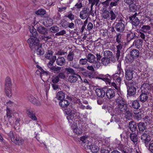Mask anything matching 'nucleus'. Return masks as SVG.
Segmentation results:
<instances>
[{
	"instance_id": "nucleus-11",
	"label": "nucleus",
	"mask_w": 153,
	"mask_h": 153,
	"mask_svg": "<svg viewBox=\"0 0 153 153\" xmlns=\"http://www.w3.org/2000/svg\"><path fill=\"white\" fill-rule=\"evenodd\" d=\"M127 96H134L136 94L137 88L135 86L133 85L127 86Z\"/></svg>"
},
{
	"instance_id": "nucleus-1",
	"label": "nucleus",
	"mask_w": 153,
	"mask_h": 153,
	"mask_svg": "<svg viewBox=\"0 0 153 153\" xmlns=\"http://www.w3.org/2000/svg\"><path fill=\"white\" fill-rule=\"evenodd\" d=\"M134 68L132 65H128L125 68V78L127 80H131L133 77Z\"/></svg>"
},
{
	"instance_id": "nucleus-34",
	"label": "nucleus",
	"mask_w": 153,
	"mask_h": 153,
	"mask_svg": "<svg viewBox=\"0 0 153 153\" xmlns=\"http://www.w3.org/2000/svg\"><path fill=\"white\" fill-rule=\"evenodd\" d=\"M131 140L134 143H137L138 141L137 135L135 133H131L130 134Z\"/></svg>"
},
{
	"instance_id": "nucleus-63",
	"label": "nucleus",
	"mask_w": 153,
	"mask_h": 153,
	"mask_svg": "<svg viewBox=\"0 0 153 153\" xmlns=\"http://www.w3.org/2000/svg\"><path fill=\"white\" fill-rule=\"evenodd\" d=\"M57 76L58 77L59 79H64L65 76V74L63 72L59 73L57 75Z\"/></svg>"
},
{
	"instance_id": "nucleus-53",
	"label": "nucleus",
	"mask_w": 153,
	"mask_h": 153,
	"mask_svg": "<svg viewBox=\"0 0 153 153\" xmlns=\"http://www.w3.org/2000/svg\"><path fill=\"white\" fill-rule=\"evenodd\" d=\"M99 1V0H89V3L91 4V7H93L95 4L97 6Z\"/></svg>"
},
{
	"instance_id": "nucleus-16",
	"label": "nucleus",
	"mask_w": 153,
	"mask_h": 153,
	"mask_svg": "<svg viewBox=\"0 0 153 153\" xmlns=\"http://www.w3.org/2000/svg\"><path fill=\"white\" fill-rule=\"evenodd\" d=\"M137 123H136L133 121L130 122L128 123V127L130 130L132 132L136 130L138 131Z\"/></svg>"
},
{
	"instance_id": "nucleus-6",
	"label": "nucleus",
	"mask_w": 153,
	"mask_h": 153,
	"mask_svg": "<svg viewBox=\"0 0 153 153\" xmlns=\"http://www.w3.org/2000/svg\"><path fill=\"white\" fill-rule=\"evenodd\" d=\"M115 113L117 115H120L121 114H124L125 115V118L128 120L130 119L132 116V113L128 107L124 109H123L122 110L119 111V112H117V110H115Z\"/></svg>"
},
{
	"instance_id": "nucleus-18",
	"label": "nucleus",
	"mask_w": 153,
	"mask_h": 153,
	"mask_svg": "<svg viewBox=\"0 0 153 153\" xmlns=\"http://www.w3.org/2000/svg\"><path fill=\"white\" fill-rule=\"evenodd\" d=\"M65 114L68 115L67 118L69 122H70V120H73L74 117L75 113L74 111H70L67 109L65 110Z\"/></svg>"
},
{
	"instance_id": "nucleus-23",
	"label": "nucleus",
	"mask_w": 153,
	"mask_h": 153,
	"mask_svg": "<svg viewBox=\"0 0 153 153\" xmlns=\"http://www.w3.org/2000/svg\"><path fill=\"white\" fill-rule=\"evenodd\" d=\"M130 106L132 108L138 110L140 107L139 100H136L133 101Z\"/></svg>"
},
{
	"instance_id": "nucleus-15",
	"label": "nucleus",
	"mask_w": 153,
	"mask_h": 153,
	"mask_svg": "<svg viewBox=\"0 0 153 153\" xmlns=\"http://www.w3.org/2000/svg\"><path fill=\"white\" fill-rule=\"evenodd\" d=\"M28 99L30 102L37 106H40L41 103L39 100H37L31 94L28 95Z\"/></svg>"
},
{
	"instance_id": "nucleus-12",
	"label": "nucleus",
	"mask_w": 153,
	"mask_h": 153,
	"mask_svg": "<svg viewBox=\"0 0 153 153\" xmlns=\"http://www.w3.org/2000/svg\"><path fill=\"white\" fill-rule=\"evenodd\" d=\"M116 93L115 90L112 88L108 89L106 88L105 95L108 98L111 99L114 97L115 96Z\"/></svg>"
},
{
	"instance_id": "nucleus-36",
	"label": "nucleus",
	"mask_w": 153,
	"mask_h": 153,
	"mask_svg": "<svg viewBox=\"0 0 153 153\" xmlns=\"http://www.w3.org/2000/svg\"><path fill=\"white\" fill-rule=\"evenodd\" d=\"M65 97V94L63 92L60 91L58 92L56 97V98L57 99L60 101L64 99Z\"/></svg>"
},
{
	"instance_id": "nucleus-48",
	"label": "nucleus",
	"mask_w": 153,
	"mask_h": 153,
	"mask_svg": "<svg viewBox=\"0 0 153 153\" xmlns=\"http://www.w3.org/2000/svg\"><path fill=\"white\" fill-rule=\"evenodd\" d=\"M102 16L105 19H109L110 12L108 11L105 10L102 14Z\"/></svg>"
},
{
	"instance_id": "nucleus-55",
	"label": "nucleus",
	"mask_w": 153,
	"mask_h": 153,
	"mask_svg": "<svg viewBox=\"0 0 153 153\" xmlns=\"http://www.w3.org/2000/svg\"><path fill=\"white\" fill-rule=\"evenodd\" d=\"M52 55V51L51 50H48L47 52L45 58L47 59H51Z\"/></svg>"
},
{
	"instance_id": "nucleus-51",
	"label": "nucleus",
	"mask_w": 153,
	"mask_h": 153,
	"mask_svg": "<svg viewBox=\"0 0 153 153\" xmlns=\"http://www.w3.org/2000/svg\"><path fill=\"white\" fill-rule=\"evenodd\" d=\"M73 131L74 133L78 135L82 133V131L81 129L79 128L76 127L75 128H73Z\"/></svg>"
},
{
	"instance_id": "nucleus-59",
	"label": "nucleus",
	"mask_w": 153,
	"mask_h": 153,
	"mask_svg": "<svg viewBox=\"0 0 153 153\" xmlns=\"http://www.w3.org/2000/svg\"><path fill=\"white\" fill-rule=\"evenodd\" d=\"M88 62L86 58H81L79 60V64L82 65H84L86 64Z\"/></svg>"
},
{
	"instance_id": "nucleus-4",
	"label": "nucleus",
	"mask_w": 153,
	"mask_h": 153,
	"mask_svg": "<svg viewBox=\"0 0 153 153\" xmlns=\"http://www.w3.org/2000/svg\"><path fill=\"white\" fill-rule=\"evenodd\" d=\"M131 57L126 58V60L127 62H133L134 59L137 58L139 56L140 52L136 49H133L130 52Z\"/></svg>"
},
{
	"instance_id": "nucleus-56",
	"label": "nucleus",
	"mask_w": 153,
	"mask_h": 153,
	"mask_svg": "<svg viewBox=\"0 0 153 153\" xmlns=\"http://www.w3.org/2000/svg\"><path fill=\"white\" fill-rule=\"evenodd\" d=\"M51 79L52 82L54 83H57L59 80L57 76H52Z\"/></svg>"
},
{
	"instance_id": "nucleus-37",
	"label": "nucleus",
	"mask_w": 153,
	"mask_h": 153,
	"mask_svg": "<svg viewBox=\"0 0 153 153\" xmlns=\"http://www.w3.org/2000/svg\"><path fill=\"white\" fill-rule=\"evenodd\" d=\"M101 63L105 66H107L110 63V59L108 57H104L101 59Z\"/></svg>"
},
{
	"instance_id": "nucleus-50",
	"label": "nucleus",
	"mask_w": 153,
	"mask_h": 153,
	"mask_svg": "<svg viewBox=\"0 0 153 153\" xmlns=\"http://www.w3.org/2000/svg\"><path fill=\"white\" fill-rule=\"evenodd\" d=\"M103 54L105 57H108L110 59V57L113 55V53L112 52L109 51H104Z\"/></svg>"
},
{
	"instance_id": "nucleus-10",
	"label": "nucleus",
	"mask_w": 153,
	"mask_h": 153,
	"mask_svg": "<svg viewBox=\"0 0 153 153\" xmlns=\"http://www.w3.org/2000/svg\"><path fill=\"white\" fill-rule=\"evenodd\" d=\"M27 113L29 117L34 120H37L36 117L35 116V110L33 108H28L26 110Z\"/></svg>"
},
{
	"instance_id": "nucleus-24",
	"label": "nucleus",
	"mask_w": 153,
	"mask_h": 153,
	"mask_svg": "<svg viewBox=\"0 0 153 153\" xmlns=\"http://www.w3.org/2000/svg\"><path fill=\"white\" fill-rule=\"evenodd\" d=\"M143 40L141 39H137L134 40L133 43V45L136 48L139 49L142 47Z\"/></svg>"
},
{
	"instance_id": "nucleus-46",
	"label": "nucleus",
	"mask_w": 153,
	"mask_h": 153,
	"mask_svg": "<svg viewBox=\"0 0 153 153\" xmlns=\"http://www.w3.org/2000/svg\"><path fill=\"white\" fill-rule=\"evenodd\" d=\"M56 60V56H54L52 57V59H51L48 64V66L49 67L53 66V63Z\"/></svg>"
},
{
	"instance_id": "nucleus-43",
	"label": "nucleus",
	"mask_w": 153,
	"mask_h": 153,
	"mask_svg": "<svg viewBox=\"0 0 153 153\" xmlns=\"http://www.w3.org/2000/svg\"><path fill=\"white\" fill-rule=\"evenodd\" d=\"M140 30L145 33L151 29L149 25H143L142 27H140Z\"/></svg>"
},
{
	"instance_id": "nucleus-26",
	"label": "nucleus",
	"mask_w": 153,
	"mask_h": 153,
	"mask_svg": "<svg viewBox=\"0 0 153 153\" xmlns=\"http://www.w3.org/2000/svg\"><path fill=\"white\" fill-rule=\"evenodd\" d=\"M134 113L135 114L134 118L135 120H140L143 116V114L141 111H135Z\"/></svg>"
},
{
	"instance_id": "nucleus-60",
	"label": "nucleus",
	"mask_w": 153,
	"mask_h": 153,
	"mask_svg": "<svg viewBox=\"0 0 153 153\" xmlns=\"http://www.w3.org/2000/svg\"><path fill=\"white\" fill-rule=\"evenodd\" d=\"M65 16L66 17L68 18L71 21L74 19V15H73L71 12H69L68 14L66 15Z\"/></svg>"
},
{
	"instance_id": "nucleus-3",
	"label": "nucleus",
	"mask_w": 153,
	"mask_h": 153,
	"mask_svg": "<svg viewBox=\"0 0 153 153\" xmlns=\"http://www.w3.org/2000/svg\"><path fill=\"white\" fill-rule=\"evenodd\" d=\"M116 102L117 105L118 107L117 109L118 110H117V112H119L127 107L125 100L122 97H119L117 99Z\"/></svg>"
},
{
	"instance_id": "nucleus-62",
	"label": "nucleus",
	"mask_w": 153,
	"mask_h": 153,
	"mask_svg": "<svg viewBox=\"0 0 153 153\" xmlns=\"http://www.w3.org/2000/svg\"><path fill=\"white\" fill-rule=\"evenodd\" d=\"M143 12L145 18L149 19L151 17V13L150 12H149L147 10V12H146V11H145V12L143 11Z\"/></svg>"
},
{
	"instance_id": "nucleus-40",
	"label": "nucleus",
	"mask_w": 153,
	"mask_h": 153,
	"mask_svg": "<svg viewBox=\"0 0 153 153\" xmlns=\"http://www.w3.org/2000/svg\"><path fill=\"white\" fill-rule=\"evenodd\" d=\"M122 34L120 33H118L116 34V40L117 43L125 42L122 39Z\"/></svg>"
},
{
	"instance_id": "nucleus-47",
	"label": "nucleus",
	"mask_w": 153,
	"mask_h": 153,
	"mask_svg": "<svg viewBox=\"0 0 153 153\" xmlns=\"http://www.w3.org/2000/svg\"><path fill=\"white\" fill-rule=\"evenodd\" d=\"M50 30L52 33H55L59 31V27L56 25H54L50 27Z\"/></svg>"
},
{
	"instance_id": "nucleus-44",
	"label": "nucleus",
	"mask_w": 153,
	"mask_h": 153,
	"mask_svg": "<svg viewBox=\"0 0 153 153\" xmlns=\"http://www.w3.org/2000/svg\"><path fill=\"white\" fill-rule=\"evenodd\" d=\"M65 70L66 71L68 74H75L74 70L70 67L65 68Z\"/></svg>"
},
{
	"instance_id": "nucleus-27",
	"label": "nucleus",
	"mask_w": 153,
	"mask_h": 153,
	"mask_svg": "<svg viewBox=\"0 0 153 153\" xmlns=\"http://www.w3.org/2000/svg\"><path fill=\"white\" fill-rule=\"evenodd\" d=\"M70 104V102L68 100H62L59 102V105L62 107L65 108L67 107Z\"/></svg>"
},
{
	"instance_id": "nucleus-57",
	"label": "nucleus",
	"mask_w": 153,
	"mask_h": 153,
	"mask_svg": "<svg viewBox=\"0 0 153 153\" xmlns=\"http://www.w3.org/2000/svg\"><path fill=\"white\" fill-rule=\"evenodd\" d=\"M6 115L7 117H9V118H11L12 116L11 115V111L10 110L8 107H7L6 109Z\"/></svg>"
},
{
	"instance_id": "nucleus-20",
	"label": "nucleus",
	"mask_w": 153,
	"mask_h": 153,
	"mask_svg": "<svg viewBox=\"0 0 153 153\" xmlns=\"http://www.w3.org/2000/svg\"><path fill=\"white\" fill-rule=\"evenodd\" d=\"M149 96H152V95L147 94L146 93L141 92V94L139 96L140 100L142 102H145L147 101Z\"/></svg>"
},
{
	"instance_id": "nucleus-5",
	"label": "nucleus",
	"mask_w": 153,
	"mask_h": 153,
	"mask_svg": "<svg viewBox=\"0 0 153 153\" xmlns=\"http://www.w3.org/2000/svg\"><path fill=\"white\" fill-rule=\"evenodd\" d=\"M118 22L116 23L115 25V29L118 32L123 33L124 31L125 28V22L122 18L118 19Z\"/></svg>"
},
{
	"instance_id": "nucleus-33",
	"label": "nucleus",
	"mask_w": 153,
	"mask_h": 153,
	"mask_svg": "<svg viewBox=\"0 0 153 153\" xmlns=\"http://www.w3.org/2000/svg\"><path fill=\"white\" fill-rule=\"evenodd\" d=\"M53 20L50 18L48 17L45 19L44 22V25L46 27H48L51 26L53 24Z\"/></svg>"
},
{
	"instance_id": "nucleus-31",
	"label": "nucleus",
	"mask_w": 153,
	"mask_h": 153,
	"mask_svg": "<svg viewBox=\"0 0 153 153\" xmlns=\"http://www.w3.org/2000/svg\"><path fill=\"white\" fill-rule=\"evenodd\" d=\"M50 70L53 72L55 73H58L60 72L61 68L60 67L53 66L49 67Z\"/></svg>"
},
{
	"instance_id": "nucleus-39",
	"label": "nucleus",
	"mask_w": 153,
	"mask_h": 153,
	"mask_svg": "<svg viewBox=\"0 0 153 153\" xmlns=\"http://www.w3.org/2000/svg\"><path fill=\"white\" fill-rule=\"evenodd\" d=\"M30 31L31 34V35H30V36H34L36 37L38 36V34L36 31V30L33 26L30 27Z\"/></svg>"
},
{
	"instance_id": "nucleus-17",
	"label": "nucleus",
	"mask_w": 153,
	"mask_h": 153,
	"mask_svg": "<svg viewBox=\"0 0 153 153\" xmlns=\"http://www.w3.org/2000/svg\"><path fill=\"white\" fill-rule=\"evenodd\" d=\"M36 26V30L39 33L45 35L48 34V30L45 27L40 25H37Z\"/></svg>"
},
{
	"instance_id": "nucleus-61",
	"label": "nucleus",
	"mask_w": 153,
	"mask_h": 153,
	"mask_svg": "<svg viewBox=\"0 0 153 153\" xmlns=\"http://www.w3.org/2000/svg\"><path fill=\"white\" fill-rule=\"evenodd\" d=\"M119 44L116 46L117 51H120L122 49L125 42L118 43Z\"/></svg>"
},
{
	"instance_id": "nucleus-28",
	"label": "nucleus",
	"mask_w": 153,
	"mask_h": 153,
	"mask_svg": "<svg viewBox=\"0 0 153 153\" xmlns=\"http://www.w3.org/2000/svg\"><path fill=\"white\" fill-rule=\"evenodd\" d=\"M130 20L131 21L132 25L135 27L137 26L139 24V21L137 17L134 16H131L130 18Z\"/></svg>"
},
{
	"instance_id": "nucleus-49",
	"label": "nucleus",
	"mask_w": 153,
	"mask_h": 153,
	"mask_svg": "<svg viewBox=\"0 0 153 153\" xmlns=\"http://www.w3.org/2000/svg\"><path fill=\"white\" fill-rule=\"evenodd\" d=\"M37 55L40 56L43 55L44 53V51L43 48L42 47H37V50L36 51Z\"/></svg>"
},
{
	"instance_id": "nucleus-22",
	"label": "nucleus",
	"mask_w": 153,
	"mask_h": 153,
	"mask_svg": "<svg viewBox=\"0 0 153 153\" xmlns=\"http://www.w3.org/2000/svg\"><path fill=\"white\" fill-rule=\"evenodd\" d=\"M56 60L57 65L60 66L64 65L65 63V59L63 57L59 56L56 59Z\"/></svg>"
},
{
	"instance_id": "nucleus-19",
	"label": "nucleus",
	"mask_w": 153,
	"mask_h": 153,
	"mask_svg": "<svg viewBox=\"0 0 153 153\" xmlns=\"http://www.w3.org/2000/svg\"><path fill=\"white\" fill-rule=\"evenodd\" d=\"M78 77L81 78V77L79 75L75 74L69 76L68 81L71 83L75 82L77 81Z\"/></svg>"
},
{
	"instance_id": "nucleus-9",
	"label": "nucleus",
	"mask_w": 153,
	"mask_h": 153,
	"mask_svg": "<svg viewBox=\"0 0 153 153\" xmlns=\"http://www.w3.org/2000/svg\"><path fill=\"white\" fill-rule=\"evenodd\" d=\"M89 8L85 7L82 8L79 13V17L82 19H85L89 17Z\"/></svg>"
},
{
	"instance_id": "nucleus-52",
	"label": "nucleus",
	"mask_w": 153,
	"mask_h": 153,
	"mask_svg": "<svg viewBox=\"0 0 153 153\" xmlns=\"http://www.w3.org/2000/svg\"><path fill=\"white\" fill-rule=\"evenodd\" d=\"M35 13L37 15H43L45 14L46 11L44 9H40L36 11Z\"/></svg>"
},
{
	"instance_id": "nucleus-58",
	"label": "nucleus",
	"mask_w": 153,
	"mask_h": 153,
	"mask_svg": "<svg viewBox=\"0 0 153 153\" xmlns=\"http://www.w3.org/2000/svg\"><path fill=\"white\" fill-rule=\"evenodd\" d=\"M128 81H125V83L127 87V86H132V85H134V82L132 80H127Z\"/></svg>"
},
{
	"instance_id": "nucleus-21",
	"label": "nucleus",
	"mask_w": 153,
	"mask_h": 153,
	"mask_svg": "<svg viewBox=\"0 0 153 153\" xmlns=\"http://www.w3.org/2000/svg\"><path fill=\"white\" fill-rule=\"evenodd\" d=\"M136 36L135 33L130 31L127 33L126 39L127 41L129 42L131 40L134 39Z\"/></svg>"
},
{
	"instance_id": "nucleus-7",
	"label": "nucleus",
	"mask_w": 153,
	"mask_h": 153,
	"mask_svg": "<svg viewBox=\"0 0 153 153\" xmlns=\"http://www.w3.org/2000/svg\"><path fill=\"white\" fill-rule=\"evenodd\" d=\"M152 86L151 84L144 83L141 87V92L143 93L147 94L152 95L151 93L152 89Z\"/></svg>"
},
{
	"instance_id": "nucleus-54",
	"label": "nucleus",
	"mask_w": 153,
	"mask_h": 153,
	"mask_svg": "<svg viewBox=\"0 0 153 153\" xmlns=\"http://www.w3.org/2000/svg\"><path fill=\"white\" fill-rule=\"evenodd\" d=\"M107 76H109V77H110V75L108 74H107L106 75L100 74L97 76V78L98 79H101L104 81L105 79V78H106Z\"/></svg>"
},
{
	"instance_id": "nucleus-35",
	"label": "nucleus",
	"mask_w": 153,
	"mask_h": 153,
	"mask_svg": "<svg viewBox=\"0 0 153 153\" xmlns=\"http://www.w3.org/2000/svg\"><path fill=\"white\" fill-rule=\"evenodd\" d=\"M117 69L118 72L117 73H116L114 75H115L117 74L120 75V76L123 77L124 75V72L121 68V65L120 64H119L118 65Z\"/></svg>"
},
{
	"instance_id": "nucleus-29",
	"label": "nucleus",
	"mask_w": 153,
	"mask_h": 153,
	"mask_svg": "<svg viewBox=\"0 0 153 153\" xmlns=\"http://www.w3.org/2000/svg\"><path fill=\"white\" fill-rule=\"evenodd\" d=\"M87 61L91 63H94L96 60L95 56L91 53H89L86 56Z\"/></svg>"
},
{
	"instance_id": "nucleus-64",
	"label": "nucleus",
	"mask_w": 153,
	"mask_h": 153,
	"mask_svg": "<svg viewBox=\"0 0 153 153\" xmlns=\"http://www.w3.org/2000/svg\"><path fill=\"white\" fill-rule=\"evenodd\" d=\"M148 148L152 153H153V142L150 143L148 145Z\"/></svg>"
},
{
	"instance_id": "nucleus-30",
	"label": "nucleus",
	"mask_w": 153,
	"mask_h": 153,
	"mask_svg": "<svg viewBox=\"0 0 153 153\" xmlns=\"http://www.w3.org/2000/svg\"><path fill=\"white\" fill-rule=\"evenodd\" d=\"M12 85L10 79L9 77H7L5 81V88H11Z\"/></svg>"
},
{
	"instance_id": "nucleus-13",
	"label": "nucleus",
	"mask_w": 153,
	"mask_h": 153,
	"mask_svg": "<svg viewBox=\"0 0 153 153\" xmlns=\"http://www.w3.org/2000/svg\"><path fill=\"white\" fill-rule=\"evenodd\" d=\"M11 140L16 144L19 146L22 145L24 142L23 140L17 135H15L13 138H11Z\"/></svg>"
},
{
	"instance_id": "nucleus-14",
	"label": "nucleus",
	"mask_w": 153,
	"mask_h": 153,
	"mask_svg": "<svg viewBox=\"0 0 153 153\" xmlns=\"http://www.w3.org/2000/svg\"><path fill=\"white\" fill-rule=\"evenodd\" d=\"M106 89V87H104L102 89L97 88L95 91L97 95L100 97H104L105 94Z\"/></svg>"
},
{
	"instance_id": "nucleus-42",
	"label": "nucleus",
	"mask_w": 153,
	"mask_h": 153,
	"mask_svg": "<svg viewBox=\"0 0 153 153\" xmlns=\"http://www.w3.org/2000/svg\"><path fill=\"white\" fill-rule=\"evenodd\" d=\"M129 10L130 11L134 12L137 9V5L135 3H132L129 5Z\"/></svg>"
},
{
	"instance_id": "nucleus-41",
	"label": "nucleus",
	"mask_w": 153,
	"mask_h": 153,
	"mask_svg": "<svg viewBox=\"0 0 153 153\" xmlns=\"http://www.w3.org/2000/svg\"><path fill=\"white\" fill-rule=\"evenodd\" d=\"M74 53L73 52L70 51L67 56V59L69 61H72L74 59Z\"/></svg>"
},
{
	"instance_id": "nucleus-2",
	"label": "nucleus",
	"mask_w": 153,
	"mask_h": 153,
	"mask_svg": "<svg viewBox=\"0 0 153 153\" xmlns=\"http://www.w3.org/2000/svg\"><path fill=\"white\" fill-rule=\"evenodd\" d=\"M27 42L30 48L33 49L36 48V47H38L39 45V40L37 37L30 36V38L27 40Z\"/></svg>"
},
{
	"instance_id": "nucleus-25",
	"label": "nucleus",
	"mask_w": 153,
	"mask_h": 153,
	"mask_svg": "<svg viewBox=\"0 0 153 153\" xmlns=\"http://www.w3.org/2000/svg\"><path fill=\"white\" fill-rule=\"evenodd\" d=\"M146 123L140 122L137 123V127L140 131H143L146 128Z\"/></svg>"
},
{
	"instance_id": "nucleus-32",
	"label": "nucleus",
	"mask_w": 153,
	"mask_h": 153,
	"mask_svg": "<svg viewBox=\"0 0 153 153\" xmlns=\"http://www.w3.org/2000/svg\"><path fill=\"white\" fill-rule=\"evenodd\" d=\"M88 148H89L93 153H96L98 151V147L95 145L88 144L87 145Z\"/></svg>"
},
{
	"instance_id": "nucleus-38",
	"label": "nucleus",
	"mask_w": 153,
	"mask_h": 153,
	"mask_svg": "<svg viewBox=\"0 0 153 153\" xmlns=\"http://www.w3.org/2000/svg\"><path fill=\"white\" fill-rule=\"evenodd\" d=\"M117 15L118 13L116 12L115 10L114 12L112 10H110V18H109V19H110L111 20H114Z\"/></svg>"
},
{
	"instance_id": "nucleus-45",
	"label": "nucleus",
	"mask_w": 153,
	"mask_h": 153,
	"mask_svg": "<svg viewBox=\"0 0 153 153\" xmlns=\"http://www.w3.org/2000/svg\"><path fill=\"white\" fill-rule=\"evenodd\" d=\"M5 92L6 95L9 97H10L12 95L11 88H5Z\"/></svg>"
},
{
	"instance_id": "nucleus-8",
	"label": "nucleus",
	"mask_w": 153,
	"mask_h": 153,
	"mask_svg": "<svg viewBox=\"0 0 153 153\" xmlns=\"http://www.w3.org/2000/svg\"><path fill=\"white\" fill-rule=\"evenodd\" d=\"M141 139L142 142L144 144L145 146L147 147L148 144L151 140V139L149 134L148 133H147V131L146 130L141 135Z\"/></svg>"
}]
</instances>
